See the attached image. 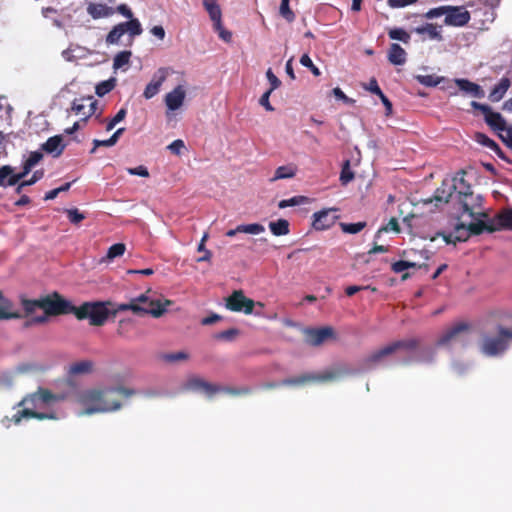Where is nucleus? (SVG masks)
<instances>
[{"mask_svg": "<svg viewBox=\"0 0 512 512\" xmlns=\"http://www.w3.org/2000/svg\"><path fill=\"white\" fill-rule=\"evenodd\" d=\"M471 106L482 112L485 118V122L487 125L493 129L494 131H504L506 130L507 123L506 120L499 112H495L489 105L482 104L476 101L471 102Z\"/></svg>", "mask_w": 512, "mask_h": 512, "instance_id": "nucleus-10", "label": "nucleus"}, {"mask_svg": "<svg viewBox=\"0 0 512 512\" xmlns=\"http://www.w3.org/2000/svg\"><path fill=\"white\" fill-rule=\"evenodd\" d=\"M185 147L183 140L177 139L174 140L169 146L168 149L175 155H180L183 148Z\"/></svg>", "mask_w": 512, "mask_h": 512, "instance_id": "nucleus-63", "label": "nucleus"}, {"mask_svg": "<svg viewBox=\"0 0 512 512\" xmlns=\"http://www.w3.org/2000/svg\"><path fill=\"white\" fill-rule=\"evenodd\" d=\"M455 84L461 91L465 92L466 94H469L472 97L483 98L485 96V92H484L483 88L480 85H478L468 79H464V78L455 79Z\"/></svg>", "mask_w": 512, "mask_h": 512, "instance_id": "nucleus-22", "label": "nucleus"}, {"mask_svg": "<svg viewBox=\"0 0 512 512\" xmlns=\"http://www.w3.org/2000/svg\"><path fill=\"white\" fill-rule=\"evenodd\" d=\"M255 302L247 298L242 290H235L226 298V308L233 312H244L251 314L253 312Z\"/></svg>", "mask_w": 512, "mask_h": 512, "instance_id": "nucleus-12", "label": "nucleus"}, {"mask_svg": "<svg viewBox=\"0 0 512 512\" xmlns=\"http://www.w3.org/2000/svg\"><path fill=\"white\" fill-rule=\"evenodd\" d=\"M186 97V91L182 85L176 86L171 92L165 96V104L171 111L178 110L182 105Z\"/></svg>", "mask_w": 512, "mask_h": 512, "instance_id": "nucleus-19", "label": "nucleus"}, {"mask_svg": "<svg viewBox=\"0 0 512 512\" xmlns=\"http://www.w3.org/2000/svg\"><path fill=\"white\" fill-rule=\"evenodd\" d=\"M439 236L443 238V240L447 244H456L457 242H465L469 239L470 233L468 229V225L464 223L457 224L452 233H438Z\"/></svg>", "mask_w": 512, "mask_h": 512, "instance_id": "nucleus-18", "label": "nucleus"}, {"mask_svg": "<svg viewBox=\"0 0 512 512\" xmlns=\"http://www.w3.org/2000/svg\"><path fill=\"white\" fill-rule=\"evenodd\" d=\"M239 334L236 328H230L214 335L217 340L232 341Z\"/></svg>", "mask_w": 512, "mask_h": 512, "instance_id": "nucleus-55", "label": "nucleus"}, {"mask_svg": "<svg viewBox=\"0 0 512 512\" xmlns=\"http://www.w3.org/2000/svg\"><path fill=\"white\" fill-rule=\"evenodd\" d=\"M510 86L511 81L508 77L501 78L498 84H496L490 91L489 100L491 102H499L504 97Z\"/></svg>", "mask_w": 512, "mask_h": 512, "instance_id": "nucleus-27", "label": "nucleus"}, {"mask_svg": "<svg viewBox=\"0 0 512 512\" xmlns=\"http://www.w3.org/2000/svg\"><path fill=\"white\" fill-rule=\"evenodd\" d=\"M33 393L26 396L22 399V401L18 404L19 406H26L23 410L18 411L16 414L13 415V422L15 424H19L22 420V418H36L38 420H45V419H56V415L54 413H42L36 411L37 409L42 408V403L39 401V399H33Z\"/></svg>", "mask_w": 512, "mask_h": 512, "instance_id": "nucleus-8", "label": "nucleus"}, {"mask_svg": "<svg viewBox=\"0 0 512 512\" xmlns=\"http://www.w3.org/2000/svg\"><path fill=\"white\" fill-rule=\"evenodd\" d=\"M207 237L208 235L205 233L198 245V251L199 252H202L204 253L203 256L199 257L197 259V262H206V261H210L211 257H212V253L211 251L207 250L205 248V241L207 240Z\"/></svg>", "mask_w": 512, "mask_h": 512, "instance_id": "nucleus-53", "label": "nucleus"}, {"mask_svg": "<svg viewBox=\"0 0 512 512\" xmlns=\"http://www.w3.org/2000/svg\"><path fill=\"white\" fill-rule=\"evenodd\" d=\"M115 82L116 81L114 78L100 82L99 84L96 85L95 93L99 97L105 96L106 94H108L110 91H112L114 89L115 84H116Z\"/></svg>", "mask_w": 512, "mask_h": 512, "instance_id": "nucleus-43", "label": "nucleus"}, {"mask_svg": "<svg viewBox=\"0 0 512 512\" xmlns=\"http://www.w3.org/2000/svg\"><path fill=\"white\" fill-rule=\"evenodd\" d=\"M471 327L466 322H457L448 327L437 339V347H451L453 344L464 340Z\"/></svg>", "mask_w": 512, "mask_h": 512, "instance_id": "nucleus-9", "label": "nucleus"}, {"mask_svg": "<svg viewBox=\"0 0 512 512\" xmlns=\"http://www.w3.org/2000/svg\"><path fill=\"white\" fill-rule=\"evenodd\" d=\"M67 217L72 224L78 225L81 221L85 219V215L81 213L77 208L67 209L66 211Z\"/></svg>", "mask_w": 512, "mask_h": 512, "instance_id": "nucleus-54", "label": "nucleus"}, {"mask_svg": "<svg viewBox=\"0 0 512 512\" xmlns=\"http://www.w3.org/2000/svg\"><path fill=\"white\" fill-rule=\"evenodd\" d=\"M92 369L93 363L91 361L85 360L72 364L70 367V372L72 374H84L91 372Z\"/></svg>", "mask_w": 512, "mask_h": 512, "instance_id": "nucleus-42", "label": "nucleus"}, {"mask_svg": "<svg viewBox=\"0 0 512 512\" xmlns=\"http://www.w3.org/2000/svg\"><path fill=\"white\" fill-rule=\"evenodd\" d=\"M366 227V222L340 223V228L344 233L357 234Z\"/></svg>", "mask_w": 512, "mask_h": 512, "instance_id": "nucleus-46", "label": "nucleus"}, {"mask_svg": "<svg viewBox=\"0 0 512 512\" xmlns=\"http://www.w3.org/2000/svg\"><path fill=\"white\" fill-rule=\"evenodd\" d=\"M124 33H128L131 40L135 36L140 35L143 32L142 26L138 19L132 18L129 21L122 22Z\"/></svg>", "mask_w": 512, "mask_h": 512, "instance_id": "nucleus-35", "label": "nucleus"}, {"mask_svg": "<svg viewBox=\"0 0 512 512\" xmlns=\"http://www.w3.org/2000/svg\"><path fill=\"white\" fill-rule=\"evenodd\" d=\"M149 294L150 290L137 297L131 298L127 303L118 304L115 312L129 310L137 316L150 314L156 318L160 317L166 311V306L170 304V301L166 300L163 304L160 300L151 298Z\"/></svg>", "mask_w": 512, "mask_h": 512, "instance_id": "nucleus-3", "label": "nucleus"}, {"mask_svg": "<svg viewBox=\"0 0 512 512\" xmlns=\"http://www.w3.org/2000/svg\"><path fill=\"white\" fill-rule=\"evenodd\" d=\"M417 79L425 86H436L438 84V81L435 80L433 75H420Z\"/></svg>", "mask_w": 512, "mask_h": 512, "instance_id": "nucleus-64", "label": "nucleus"}, {"mask_svg": "<svg viewBox=\"0 0 512 512\" xmlns=\"http://www.w3.org/2000/svg\"><path fill=\"white\" fill-rule=\"evenodd\" d=\"M168 76V70L166 68H159L153 75L151 81L146 85L143 97L145 99H151L157 95L160 91L162 84L165 82Z\"/></svg>", "mask_w": 512, "mask_h": 512, "instance_id": "nucleus-17", "label": "nucleus"}, {"mask_svg": "<svg viewBox=\"0 0 512 512\" xmlns=\"http://www.w3.org/2000/svg\"><path fill=\"white\" fill-rule=\"evenodd\" d=\"M336 211L337 209L332 208L314 213L312 222L313 228L319 231L331 228L338 218V216L333 214Z\"/></svg>", "mask_w": 512, "mask_h": 512, "instance_id": "nucleus-16", "label": "nucleus"}, {"mask_svg": "<svg viewBox=\"0 0 512 512\" xmlns=\"http://www.w3.org/2000/svg\"><path fill=\"white\" fill-rule=\"evenodd\" d=\"M468 229L470 236L471 235H480L484 231L492 233L496 231L494 219H489L488 221L478 220L477 222H472L468 224Z\"/></svg>", "mask_w": 512, "mask_h": 512, "instance_id": "nucleus-29", "label": "nucleus"}, {"mask_svg": "<svg viewBox=\"0 0 512 512\" xmlns=\"http://www.w3.org/2000/svg\"><path fill=\"white\" fill-rule=\"evenodd\" d=\"M266 76L271 85L269 90L273 91L281 85V81L277 78V76L272 72L271 69L267 70Z\"/></svg>", "mask_w": 512, "mask_h": 512, "instance_id": "nucleus-62", "label": "nucleus"}, {"mask_svg": "<svg viewBox=\"0 0 512 512\" xmlns=\"http://www.w3.org/2000/svg\"><path fill=\"white\" fill-rule=\"evenodd\" d=\"M65 146L62 136L55 135L48 138L46 142L41 145V149L48 154H52L53 157H59L63 153Z\"/></svg>", "mask_w": 512, "mask_h": 512, "instance_id": "nucleus-21", "label": "nucleus"}, {"mask_svg": "<svg viewBox=\"0 0 512 512\" xmlns=\"http://www.w3.org/2000/svg\"><path fill=\"white\" fill-rule=\"evenodd\" d=\"M126 171L130 175H135V176H140V177H145V178L149 177V175H150L147 167H145L144 165H139L134 168H127Z\"/></svg>", "mask_w": 512, "mask_h": 512, "instance_id": "nucleus-59", "label": "nucleus"}, {"mask_svg": "<svg viewBox=\"0 0 512 512\" xmlns=\"http://www.w3.org/2000/svg\"><path fill=\"white\" fill-rule=\"evenodd\" d=\"M43 177H44L43 169L34 171V173L32 174V176L29 179L26 180L23 178L17 184H15L16 185L15 193L21 194L24 187L34 185L39 180H41Z\"/></svg>", "mask_w": 512, "mask_h": 512, "instance_id": "nucleus-33", "label": "nucleus"}, {"mask_svg": "<svg viewBox=\"0 0 512 512\" xmlns=\"http://www.w3.org/2000/svg\"><path fill=\"white\" fill-rule=\"evenodd\" d=\"M22 306L24 308L25 314L29 315V314L33 313L37 308L42 309L41 299H38V300L22 299Z\"/></svg>", "mask_w": 512, "mask_h": 512, "instance_id": "nucleus-51", "label": "nucleus"}, {"mask_svg": "<svg viewBox=\"0 0 512 512\" xmlns=\"http://www.w3.org/2000/svg\"><path fill=\"white\" fill-rule=\"evenodd\" d=\"M418 34H427L431 39L441 40L442 36L438 27L433 23H426L423 26L417 27L415 29Z\"/></svg>", "mask_w": 512, "mask_h": 512, "instance_id": "nucleus-38", "label": "nucleus"}, {"mask_svg": "<svg viewBox=\"0 0 512 512\" xmlns=\"http://www.w3.org/2000/svg\"><path fill=\"white\" fill-rule=\"evenodd\" d=\"M475 140L479 144L489 148L490 150L494 151L499 156H501V154H502L501 148L493 139L489 138L487 135H485L483 133H476Z\"/></svg>", "mask_w": 512, "mask_h": 512, "instance_id": "nucleus-37", "label": "nucleus"}, {"mask_svg": "<svg viewBox=\"0 0 512 512\" xmlns=\"http://www.w3.org/2000/svg\"><path fill=\"white\" fill-rule=\"evenodd\" d=\"M84 99L80 100H74L72 103V111L75 112V114H83L85 117L82 119L83 122H86L89 117H91L96 110L97 102L93 100V98H87L86 100L89 101L88 105V111L86 112V105H84L83 102Z\"/></svg>", "mask_w": 512, "mask_h": 512, "instance_id": "nucleus-25", "label": "nucleus"}, {"mask_svg": "<svg viewBox=\"0 0 512 512\" xmlns=\"http://www.w3.org/2000/svg\"><path fill=\"white\" fill-rule=\"evenodd\" d=\"M42 309L45 312V315L37 316L31 318L25 326H29L32 324H41L47 321V316H58V315H67L73 314L75 312L76 306H74L70 301L64 299L59 293L54 292L50 295L41 298Z\"/></svg>", "mask_w": 512, "mask_h": 512, "instance_id": "nucleus-5", "label": "nucleus"}, {"mask_svg": "<svg viewBox=\"0 0 512 512\" xmlns=\"http://www.w3.org/2000/svg\"><path fill=\"white\" fill-rule=\"evenodd\" d=\"M265 228L263 225L259 223H251V224H241L238 225L235 229H230L226 232L227 237H234L238 233H247V234H260L264 232Z\"/></svg>", "mask_w": 512, "mask_h": 512, "instance_id": "nucleus-28", "label": "nucleus"}, {"mask_svg": "<svg viewBox=\"0 0 512 512\" xmlns=\"http://www.w3.org/2000/svg\"><path fill=\"white\" fill-rule=\"evenodd\" d=\"M110 302H84L75 308L74 315L78 320L88 319L93 326H102L109 317L107 305Z\"/></svg>", "mask_w": 512, "mask_h": 512, "instance_id": "nucleus-6", "label": "nucleus"}, {"mask_svg": "<svg viewBox=\"0 0 512 512\" xmlns=\"http://www.w3.org/2000/svg\"><path fill=\"white\" fill-rule=\"evenodd\" d=\"M446 13V6H440L436 8L430 9L428 12H426L425 17L427 19H433L440 16H445Z\"/></svg>", "mask_w": 512, "mask_h": 512, "instance_id": "nucleus-61", "label": "nucleus"}, {"mask_svg": "<svg viewBox=\"0 0 512 512\" xmlns=\"http://www.w3.org/2000/svg\"><path fill=\"white\" fill-rule=\"evenodd\" d=\"M22 317L23 315L18 310L13 309L12 302L4 297L3 293L0 291V320L19 319Z\"/></svg>", "mask_w": 512, "mask_h": 512, "instance_id": "nucleus-23", "label": "nucleus"}, {"mask_svg": "<svg viewBox=\"0 0 512 512\" xmlns=\"http://www.w3.org/2000/svg\"><path fill=\"white\" fill-rule=\"evenodd\" d=\"M512 341V329L497 325L495 333H483L480 341V351L488 357L502 355Z\"/></svg>", "mask_w": 512, "mask_h": 512, "instance_id": "nucleus-4", "label": "nucleus"}, {"mask_svg": "<svg viewBox=\"0 0 512 512\" xmlns=\"http://www.w3.org/2000/svg\"><path fill=\"white\" fill-rule=\"evenodd\" d=\"M126 114H127V110L125 108H121L116 113V115L111 120H109V122L106 125V130L111 131L119 122L124 120V118L126 117Z\"/></svg>", "mask_w": 512, "mask_h": 512, "instance_id": "nucleus-56", "label": "nucleus"}, {"mask_svg": "<svg viewBox=\"0 0 512 512\" xmlns=\"http://www.w3.org/2000/svg\"><path fill=\"white\" fill-rule=\"evenodd\" d=\"M189 355L186 352L178 351L175 353H169L162 355V360L168 363H174L178 361L187 360Z\"/></svg>", "mask_w": 512, "mask_h": 512, "instance_id": "nucleus-52", "label": "nucleus"}, {"mask_svg": "<svg viewBox=\"0 0 512 512\" xmlns=\"http://www.w3.org/2000/svg\"><path fill=\"white\" fill-rule=\"evenodd\" d=\"M39 399L43 404H48L54 401H57L59 399L58 396L54 395L51 391L44 388H39L36 392L33 393V399Z\"/></svg>", "mask_w": 512, "mask_h": 512, "instance_id": "nucleus-39", "label": "nucleus"}, {"mask_svg": "<svg viewBox=\"0 0 512 512\" xmlns=\"http://www.w3.org/2000/svg\"><path fill=\"white\" fill-rule=\"evenodd\" d=\"M10 174H12V166L3 165L0 167V186H3V187L9 186L7 184V180L10 177Z\"/></svg>", "mask_w": 512, "mask_h": 512, "instance_id": "nucleus-58", "label": "nucleus"}, {"mask_svg": "<svg viewBox=\"0 0 512 512\" xmlns=\"http://www.w3.org/2000/svg\"><path fill=\"white\" fill-rule=\"evenodd\" d=\"M305 341L309 345L319 346L326 340L334 338V329L326 326L321 328H308L304 331Z\"/></svg>", "mask_w": 512, "mask_h": 512, "instance_id": "nucleus-15", "label": "nucleus"}, {"mask_svg": "<svg viewBox=\"0 0 512 512\" xmlns=\"http://www.w3.org/2000/svg\"><path fill=\"white\" fill-rule=\"evenodd\" d=\"M406 51L397 43L390 45L388 60L393 65H403L406 62Z\"/></svg>", "mask_w": 512, "mask_h": 512, "instance_id": "nucleus-32", "label": "nucleus"}, {"mask_svg": "<svg viewBox=\"0 0 512 512\" xmlns=\"http://www.w3.org/2000/svg\"><path fill=\"white\" fill-rule=\"evenodd\" d=\"M354 178V173L350 168V162L347 160L345 161L341 173H340V181L343 185H346Z\"/></svg>", "mask_w": 512, "mask_h": 512, "instance_id": "nucleus-50", "label": "nucleus"}, {"mask_svg": "<svg viewBox=\"0 0 512 512\" xmlns=\"http://www.w3.org/2000/svg\"><path fill=\"white\" fill-rule=\"evenodd\" d=\"M214 30L218 32L219 37L225 41L230 42L232 39V33L226 29H224L222 21L220 22V26H213Z\"/></svg>", "mask_w": 512, "mask_h": 512, "instance_id": "nucleus-60", "label": "nucleus"}, {"mask_svg": "<svg viewBox=\"0 0 512 512\" xmlns=\"http://www.w3.org/2000/svg\"><path fill=\"white\" fill-rule=\"evenodd\" d=\"M123 25L122 23H119L115 25L112 30L108 33L106 36V43L108 45L110 44H117L120 40V38L124 35Z\"/></svg>", "mask_w": 512, "mask_h": 512, "instance_id": "nucleus-41", "label": "nucleus"}, {"mask_svg": "<svg viewBox=\"0 0 512 512\" xmlns=\"http://www.w3.org/2000/svg\"><path fill=\"white\" fill-rule=\"evenodd\" d=\"M392 350L388 345L372 352L370 355H368L367 357H365L363 359V366L365 368H372L380 363H382L385 358H387L388 356L392 355Z\"/></svg>", "mask_w": 512, "mask_h": 512, "instance_id": "nucleus-20", "label": "nucleus"}, {"mask_svg": "<svg viewBox=\"0 0 512 512\" xmlns=\"http://www.w3.org/2000/svg\"><path fill=\"white\" fill-rule=\"evenodd\" d=\"M269 229L275 236H284L289 234V222L286 219H278L269 223Z\"/></svg>", "mask_w": 512, "mask_h": 512, "instance_id": "nucleus-34", "label": "nucleus"}, {"mask_svg": "<svg viewBox=\"0 0 512 512\" xmlns=\"http://www.w3.org/2000/svg\"><path fill=\"white\" fill-rule=\"evenodd\" d=\"M307 201H308V198L305 196H294L290 199L281 200L278 203V207L280 209H284L286 207H292V206H298V205L304 204Z\"/></svg>", "mask_w": 512, "mask_h": 512, "instance_id": "nucleus-47", "label": "nucleus"}, {"mask_svg": "<svg viewBox=\"0 0 512 512\" xmlns=\"http://www.w3.org/2000/svg\"><path fill=\"white\" fill-rule=\"evenodd\" d=\"M496 231L511 230L512 231V207L501 210L494 217Z\"/></svg>", "mask_w": 512, "mask_h": 512, "instance_id": "nucleus-24", "label": "nucleus"}, {"mask_svg": "<svg viewBox=\"0 0 512 512\" xmlns=\"http://www.w3.org/2000/svg\"><path fill=\"white\" fill-rule=\"evenodd\" d=\"M388 36L392 40H399L403 43L410 41V34L402 28H393L388 31Z\"/></svg>", "mask_w": 512, "mask_h": 512, "instance_id": "nucleus-45", "label": "nucleus"}, {"mask_svg": "<svg viewBox=\"0 0 512 512\" xmlns=\"http://www.w3.org/2000/svg\"><path fill=\"white\" fill-rule=\"evenodd\" d=\"M454 183L451 186H448L447 183L443 182L442 187L436 190V193L433 197L423 199L422 202L424 205L431 204L433 201H436V206L438 203H448L451 198L453 191L459 189L458 191V199L459 203L463 209V212L467 213L469 216L474 217V201H473V192L471 191V186L466 184L463 177L454 178Z\"/></svg>", "mask_w": 512, "mask_h": 512, "instance_id": "nucleus-2", "label": "nucleus"}, {"mask_svg": "<svg viewBox=\"0 0 512 512\" xmlns=\"http://www.w3.org/2000/svg\"><path fill=\"white\" fill-rule=\"evenodd\" d=\"M42 159L43 153L41 151L30 152L28 157L23 161L22 170L19 173H15V168L12 167V174H10L7 184L9 186H15V184L25 178Z\"/></svg>", "mask_w": 512, "mask_h": 512, "instance_id": "nucleus-11", "label": "nucleus"}, {"mask_svg": "<svg viewBox=\"0 0 512 512\" xmlns=\"http://www.w3.org/2000/svg\"><path fill=\"white\" fill-rule=\"evenodd\" d=\"M136 390L122 386L104 389H89L79 395V402L85 408L83 414L112 412L122 407L121 402L114 396L130 398L136 394Z\"/></svg>", "mask_w": 512, "mask_h": 512, "instance_id": "nucleus-1", "label": "nucleus"}, {"mask_svg": "<svg viewBox=\"0 0 512 512\" xmlns=\"http://www.w3.org/2000/svg\"><path fill=\"white\" fill-rule=\"evenodd\" d=\"M471 19L470 12L463 6H446L444 24L453 27H463Z\"/></svg>", "mask_w": 512, "mask_h": 512, "instance_id": "nucleus-14", "label": "nucleus"}, {"mask_svg": "<svg viewBox=\"0 0 512 512\" xmlns=\"http://www.w3.org/2000/svg\"><path fill=\"white\" fill-rule=\"evenodd\" d=\"M420 340L417 338L401 339L389 343L392 353L398 350L414 351L419 347Z\"/></svg>", "mask_w": 512, "mask_h": 512, "instance_id": "nucleus-31", "label": "nucleus"}, {"mask_svg": "<svg viewBox=\"0 0 512 512\" xmlns=\"http://www.w3.org/2000/svg\"><path fill=\"white\" fill-rule=\"evenodd\" d=\"M337 377L334 372H325L323 374L306 373L300 376L287 378L281 381L282 386H303L311 382H327Z\"/></svg>", "mask_w": 512, "mask_h": 512, "instance_id": "nucleus-13", "label": "nucleus"}, {"mask_svg": "<svg viewBox=\"0 0 512 512\" xmlns=\"http://www.w3.org/2000/svg\"><path fill=\"white\" fill-rule=\"evenodd\" d=\"M126 250V246L124 243H116L109 247L106 258L108 260H113L116 257H120L124 254Z\"/></svg>", "mask_w": 512, "mask_h": 512, "instance_id": "nucleus-48", "label": "nucleus"}, {"mask_svg": "<svg viewBox=\"0 0 512 512\" xmlns=\"http://www.w3.org/2000/svg\"><path fill=\"white\" fill-rule=\"evenodd\" d=\"M131 56L132 53L128 50L117 53L113 60V68L117 70L123 68L124 66H128Z\"/></svg>", "mask_w": 512, "mask_h": 512, "instance_id": "nucleus-40", "label": "nucleus"}, {"mask_svg": "<svg viewBox=\"0 0 512 512\" xmlns=\"http://www.w3.org/2000/svg\"><path fill=\"white\" fill-rule=\"evenodd\" d=\"M186 388L191 391L201 392L208 397H212L218 392H225L231 395H248L251 389L247 386L241 388L222 387L205 381L204 379L193 377L186 383Z\"/></svg>", "mask_w": 512, "mask_h": 512, "instance_id": "nucleus-7", "label": "nucleus"}, {"mask_svg": "<svg viewBox=\"0 0 512 512\" xmlns=\"http://www.w3.org/2000/svg\"><path fill=\"white\" fill-rule=\"evenodd\" d=\"M124 131H125V128H119V129H117V130L113 133V135H112L109 139H107V140H98V139H94V140H93V145H94V146H93V148H92V150H91V153H94V152H95V150H96V148H97V147H100V146H105V147H111V146H114V145L117 143V141H118L119 137L123 134V132H124Z\"/></svg>", "mask_w": 512, "mask_h": 512, "instance_id": "nucleus-36", "label": "nucleus"}, {"mask_svg": "<svg viewBox=\"0 0 512 512\" xmlns=\"http://www.w3.org/2000/svg\"><path fill=\"white\" fill-rule=\"evenodd\" d=\"M279 13L288 22H293L295 20V14L289 7V0H281Z\"/></svg>", "mask_w": 512, "mask_h": 512, "instance_id": "nucleus-49", "label": "nucleus"}, {"mask_svg": "<svg viewBox=\"0 0 512 512\" xmlns=\"http://www.w3.org/2000/svg\"><path fill=\"white\" fill-rule=\"evenodd\" d=\"M295 176V169L291 166H280L276 169L271 181L292 178Z\"/></svg>", "mask_w": 512, "mask_h": 512, "instance_id": "nucleus-44", "label": "nucleus"}, {"mask_svg": "<svg viewBox=\"0 0 512 512\" xmlns=\"http://www.w3.org/2000/svg\"><path fill=\"white\" fill-rule=\"evenodd\" d=\"M300 63L304 66V67H307L310 69V71L312 72L313 75L315 76H319L321 74L320 70L318 67H316L311 58L309 57L308 54H303L300 58Z\"/></svg>", "mask_w": 512, "mask_h": 512, "instance_id": "nucleus-57", "label": "nucleus"}, {"mask_svg": "<svg viewBox=\"0 0 512 512\" xmlns=\"http://www.w3.org/2000/svg\"><path fill=\"white\" fill-rule=\"evenodd\" d=\"M87 12L93 19H99L113 15L114 9L103 3L91 2L88 4Z\"/></svg>", "mask_w": 512, "mask_h": 512, "instance_id": "nucleus-26", "label": "nucleus"}, {"mask_svg": "<svg viewBox=\"0 0 512 512\" xmlns=\"http://www.w3.org/2000/svg\"><path fill=\"white\" fill-rule=\"evenodd\" d=\"M203 5L209 14L213 26H220L222 11L216 0H203Z\"/></svg>", "mask_w": 512, "mask_h": 512, "instance_id": "nucleus-30", "label": "nucleus"}]
</instances>
